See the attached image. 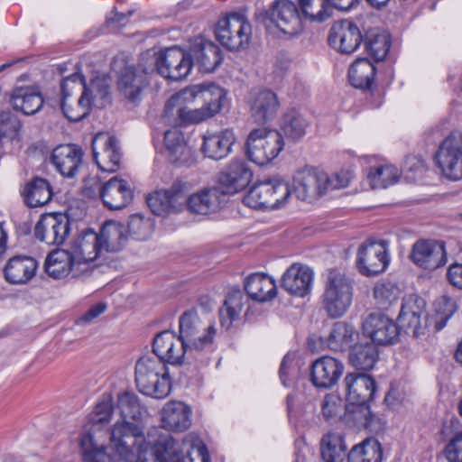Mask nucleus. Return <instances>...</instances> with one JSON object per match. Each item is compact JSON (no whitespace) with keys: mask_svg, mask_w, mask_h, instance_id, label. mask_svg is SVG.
Returning <instances> with one entry per match:
<instances>
[{"mask_svg":"<svg viewBox=\"0 0 462 462\" xmlns=\"http://www.w3.org/2000/svg\"><path fill=\"white\" fill-rule=\"evenodd\" d=\"M189 88L194 99L203 101L201 107L208 118L219 113L227 104L226 89L215 83L194 85Z\"/></svg>","mask_w":462,"mask_h":462,"instance_id":"nucleus-29","label":"nucleus"},{"mask_svg":"<svg viewBox=\"0 0 462 462\" xmlns=\"http://www.w3.org/2000/svg\"><path fill=\"white\" fill-rule=\"evenodd\" d=\"M88 88L85 77L80 73H73L64 78L60 82V100H69L76 93H82Z\"/></svg>","mask_w":462,"mask_h":462,"instance_id":"nucleus-58","label":"nucleus"},{"mask_svg":"<svg viewBox=\"0 0 462 462\" xmlns=\"http://www.w3.org/2000/svg\"><path fill=\"white\" fill-rule=\"evenodd\" d=\"M378 358L377 346L366 337L355 343L348 353L349 365L363 373L372 370Z\"/></svg>","mask_w":462,"mask_h":462,"instance_id":"nucleus-32","label":"nucleus"},{"mask_svg":"<svg viewBox=\"0 0 462 462\" xmlns=\"http://www.w3.org/2000/svg\"><path fill=\"white\" fill-rule=\"evenodd\" d=\"M355 328L345 322L337 321L333 324L328 337L319 338L320 346L334 352H343L350 349L352 343L358 337Z\"/></svg>","mask_w":462,"mask_h":462,"instance_id":"nucleus-31","label":"nucleus"},{"mask_svg":"<svg viewBox=\"0 0 462 462\" xmlns=\"http://www.w3.org/2000/svg\"><path fill=\"white\" fill-rule=\"evenodd\" d=\"M60 108L64 116L70 122H79L86 118L91 111L90 90L85 88L80 97L74 100H60Z\"/></svg>","mask_w":462,"mask_h":462,"instance_id":"nucleus-49","label":"nucleus"},{"mask_svg":"<svg viewBox=\"0 0 462 462\" xmlns=\"http://www.w3.org/2000/svg\"><path fill=\"white\" fill-rule=\"evenodd\" d=\"M216 328L213 324L205 326L196 308L184 311L179 318V336L190 352H199L212 346Z\"/></svg>","mask_w":462,"mask_h":462,"instance_id":"nucleus-6","label":"nucleus"},{"mask_svg":"<svg viewBox=\"0 0 462 462\" xmlns=\"http://www.w3.org/2000/svg\"><path fill=\"white\" fill-rule=\"evenodd\" d=\"M37 267L38 263L33 257L14 255L4 268L5 278L11 284H25L34 277Z\"/></svg>","mask_w":462,"mask_h":462,"instance_id":"nucleus-30","label":"nucleus"},{"mask_svg":"<svg viewBox=\"0 0 462 462\" xmlns=\"http://www.w3.org/2000/svg\"><path fill=\"white\" fill-rule=\"evenodd\" d=\"M284 147V138L276 129H253L246 141V155L250 161L263 166L275 159Z\"/></svg>","mask_w":462,"mask_h":462,"instance_id":"nucleus-4","label":"nucleus"},{"mask_svg":"<svg viewBox=\"0 0 462 462\" xmlns=\"http://www.w3.org/2000/svg\"><path fill=\"white\" fill-rule=\"evenodd\" d=\"M21 128L22 123L16 116L11 112L0 114V157L5 152L6 143L20 140Z\"/></svg>","mask_w":462,"mask_h":462,"instance_id":"nucleus-51","label":"nucleus"},{"mask_svg":"<svg viewBox=\"0 0 462 462\" xmlns=\"http://www.w3.org/2000/svg\"><path fill=\"white\" fill-rule=\"evenodd\" d=\"M187 53L191 68L197 65L199 70L205 73L215 71L224 59L220 47L203 36H197L189 41Z\"/></svg>","mask_w":462,"mask_h":462,"instance_id":"nucleus-15","label":"nucleus"},{"mask_svg":"<svg viewBox=\"0 0 462 462\" xmlns=\"http://www.w3.org/2000/svg\"><path fill=\"white\" fill-rule=\"evenodd\" d=\"M425 306V300L417 295L405 298L397 318L400 330L403 329L406 334L411 333L414 337L425 335L430 320Z\"/></svg>","mask_w":462,"mask_h":462,"instance_id":"nucleus-12","label":"nucleus"},{"mask_svg":"<svg viewBox=\"0 0 462 462\" xmlns=\"http://www.w3.org/2000/svg\"><path fill=\"white\" fill-rule=\"evenodd\" d=\"M164 143L171 163L176 166H189L192 163L191 150L179 135L168 131L164 134Z\"/></svg>","mask_w":462,"mask_h":462,"instance_id":"nucleus-48","label":"nucleus"},{"mask_svg":"<svg viewBox=\"0 0 462 462\" xmlns=\"http://www.w3.org/2000/svg\"><path fill=\"white\" fill-rule=\"evenodd\" d=\"M221 192L217 187L190 195L186 200L190 212L207 215L214 211L219 205Z\"/></svg>","mask_w":462,"mask_h":462,"instance_id":"nucleus-47","label":"nucleus"},{"mask_svg":"<svg viewBox=\"0 0 462 462\" xmlns=\"http://www.w3.org/2000/svg\"><path fill=\"white\" fill-rule=\"evenodd\" d=\"M53 240L55 245H62L70 233V218L67 213H52Z\"/></svg>","mask_w":462,"mask_h":462,"instance_id":"nucleus-60","label":"nucleus"},{"mask_svg":"<svg viewBox=\"0 0 462 462\" xmlns=\"http://www.w3.org/2000/svg\"><path fill=\"white\" fill-rule=\"evenodd\" d=\"M235 141L234 133L228 129L216 134H208L204 136L201 151L210 159L221 160L229 154Z\"/></svg>","mask_w":462,"mask_h":462,"instance_id":"nucleus-35","label":"nucleus"},{"mask_svg":"<svg viewBox=\"0 0 462 462\" xmlns=\"http://www.w3.org/2000/svg\"><path fill=\"white\" fill-rule=\"evenodd\" d=\"M375 73V66L367 58H358L348 69V79L354 88L372 91Z\"/></svg>","mask_w":462,"mask_h":462,"instance_id":"nucleus-40","label":"nucleus"},{"mask_svg":"<svg viewBox=\"0 0 462 462\" xmlns=\"http://www.w3.org/2000/svg\"><path fill=\"white\" fill-rule=\"evenodd\" d=\"M302 15L311 22L322 23L331 15L328 0H299Z\"/></svg>","mask_w":462,"mask_h":462,"instance_id":"nucleus-54","label":"nucleus"},{"mask_svg":"<svg viewBox=\"0 0 462 462\" xmlns=\"http://www.w3.org/2000/svg\"><path fill=\"white\" fill-rule=\"evenodd\" d=\"M313 278L311 268L293 263L283 273L281 287L292 296L303 298L310 293Z\"/></svg>","mask_w":462,"mask_h":462,"instance_id":"nucleus-26","label":"nucleus"},{"mask_svg":"<svg viewBox=\"0 0 462 462\" xmlns=\"http://www.w3.org/2000/svg\"><path fill=\"white\" fill-rule=\"evenodd\" d=\"M249 297L240 289H232L226 295L224 306L219 310L220 323L222 327L229 328L233 322L239 319L245 304L248 303Z\"/></svg>","mask_w":462,"mask_h":462,"instance_id":"nucleus-42","label":"nucleus"},{"mask_svg":"<svg viewBox=\"0 0 462 462\" xmlns=\"http://www.w3.org/2000/svg\"><path fill=\"white\" fill-rule=\"evenodd\" d=\"M149 85V79L143 73H139L134 66H125L118 72V95L122 100L133 106L141 103L143 92Z\"/></svg>","mask_w":462,"mask_h":462,"instance_id":"nucleus-16","label":"nucleus"},{"mask_svg":"<svg viewBox=\"0 0 462 462\" xmlns=\"http://www.w3.org/2000/svg\"><path fill=\"white\" fill-rule=\"evenodd\" d=\"M408 257L419 268L437 270L447 263L446 243L437 239H418L411 245Z\"/></svg>","mask_w":462,"mask_h":462,"instance_id":"nucleus-11","label":"nucleus"},{"mask_svg":"<svg viewBox=\"0 0 462 462\" xmlns=\"http://www.w3.org/2000/svg\"><path fill=\"white\" fill-rule=\"evenodd\" d=\"M273 179L255 183L244 197L243 202L252 208H274L273 198Z\"/></svg>","mask_w":462,"mask_h":462,"instance_id":"nucleus-45","label":"nucleus"},{"mask_svg":"<svg viewBox=\"0 0 462 462\" xmlns=\"http://www.w3.org/2000/svg\"><path fill=\"white\" fill-rule=\"evenodd\" d=\"M342 387L346 400L350 404L372 402L376 393L374 378L365 373L352 372L346 374Z\"/></svg>","mask_w":462,"mask_h":462,"instance_id":"nucleus-22","label":"nucleus"},{"mask_svg":"<svg viewBox=\"0 0 462 462\" xmlns=\"http://www.w3.org/2000/svg\"><path fill=\"white\" fill-rule=\"evenodd\" d=\"M160 75L171 80H180L191 70V61L187 51L174 46L162 50Z\"/></svg>","mask_w":462,"mask_h":462,"instance_id":"nucleus-25","label":"nucleus"},{"mask_svg":"<svg viewBox=\"0 0 462 462\" xmlns=\"http://www.w3.org/2000/svg\"><path fill=\"white\" fill-rule=\"evenodd\" d=\"M84 152L74 143L58 145L51 153V162L64 177L73 178L82 163Z\"/></svg>","mask_w":462,"mask_h":462,"instance_id":"nucleus-28","label":"nucleus"},{"mask_svg":"<svg viewBox=\"0 0 462 462\" xmlns=\"http://www.w3.org/2000/svg\"><path fill=\"white\" fill-rule=\"evenodd\" d=\"M161 57L162 50L158 51L148 50L141 55L138 66L135 68L138 69L139 73H143L147 78L153 72L160 74Z\"/></svg>","mask_w":462,"mask_h":462,"instance_id":"nucleus-59","label":"nucleus"},{"mask_svg":"<svg viewBox=\"0 0 462 462\" xmlns=\"http://www.w3.org/2000/svg\"><path fill=\"white\" fill-rule=\"evenodd\" d=\"M97 189L104 206L110 210L122 209L134 199V191L129 183L116 176L103 184H97Z\"/></svg>","mask_w":462,"mask_h":462,"instance_id":"nucleus-23","label":"nucleus"},{"mask_svg":"<svg viewBox=\"0 0 462 462\" xmlns=\"http://www.w3.org/2000/svg\"><path fill=\"white\" fill-rule=\"evenodd\" d=\"M97 234L102 250L106 252L120 251L127 241L125 226L114 220L106 221Z\"/></svg>","mask_w":462,"mask_h":462,"instance_id":"nucleus-41","label":"nucleus"},{"mask_svg":"<svg viewBox=\"0 0 462 462\" xmlns=\"http://www.w3.org/2000/svg\"><path fill=\"white\" fill-rule=\"evenodd\" d=\"M362 328L364 336L376 346L394 345L400 340L399 325L381 312L369 314Z\"/></svg>","mask_w":462,"mask_h":462,"instance_id":"nucleus-14","label":"nucleus"},{"mask_svg":"<svg viewBox=\"0 0 462 462\" xmlns=\"http://www.w3.org/2000/svg\"><path fill=\"white\" fill-rule=\"evenodd\" d=\"M280 102L274 92L270 89L259 91L251 103V114L259 124H266L276 117Z\"/></svg>","mask_w":462,"mask_h":462,"instance_id":"nucleus-34","label":"nucleus"},{"mask_svg":"<svg viewBox=\"0 0 462 462\" xmlns=\"http://www.w3.org/2000/svg\"><path fill=\"white\" fill-rule=\"evenodd\" d=\"M371 402L345 405V414L347 420H352L358 428L372 430L376 416L370 409Z\"/></svg>","mask_w":462,"mask_h":462,"instance_id":"nucleus-52","label":"nucleus"},{"mask_svg":"<svg viewBox=\"0 0 462 462\" xmlns=\"http://www.w3.org/2000/svg\"><path fill=\"white\" fill-rule=\"evenodd\" d=\"M368 179L372 189H385L397 182L399 179L398 169L392 165H383L371 169Z\"/></svg>","mask_w":462,"mask_h":462,"instance_id":"nucleus-55","label":"nucleus"},{"mask_svg":"<svg viewBox=\"0 0 462 462\" xmlns=\"http://www.w3.org/2000/svg\"><path fill=\"white\" fill-rule=\"evenodd\" d=\"M77 265L79 264L68 250L55 249L48 254L44 263V270L49 276L61 279L70 272L76 273Z\"/></svg>","mask_w":462,"mask_h":462,"instance_id":"nucleus-39","label":"nucleus"},{"mask_svg":"<svg viewBox=\"0 0 462 462\" xmlns=\"http://www.w3.org/2000/svg\"><path fill=\"white\" fill-rule=\"evenodd\" d=\"M457 310V306L454 299L446 295L441 296L436 301L435 330H441Z\"/></svg>","mask_w":462,"mask_h":462,"instance_id":"nucleus-56","label":"nucleus"},{"mask_svg":"<svg viewBox=\"0 0 462 462\" xmlns=\"http://www.w3.org/2000/svg\"><path fill=\"white\" fill-rule=\"evenodd\" d=\"M364 45L369 57L378 62L386 57L390 50L391 37L379 28L370 29L365 32Z\"/></svg>","mask_w":462,"mask_h":462,"instance_id":"nucleus-43","label":"nucleus"},{"mask_svg":"<svg viewBox=\"0 0 462 462\" xmlns=\"http://www.w3.org/2000/svg\"><path fill=\"white\" fill-rule=\"evenodd\" d=\"M215 35L227 50L242 51L249 46L252 26L243 14L231 13L217 22Z\"/></svg>","mask_w":462,"mask_h":462,"instance_id":"nucleus-7","label":"nucleus"},{"mask_svg":"<svg viewBox=\"0 0 462 462\" xmlns=\"http://www.w3.org/2000/svg\"><path fill=\"white\" fill-rule=\"evenodd\" d=\"M10 102L14 109L30 116L43 106V97L37 87H19L13 90Z\"/></svg>","mask_w":462,"mask_h":462,"instance_id":"nucleus-36","label":"nucleus"},{"mask_svg":"<svg viewBox=\"0 0 462 462\" xmlns=\"http://www.w3.org/2000/svg\"><path fill=\"white\" fill-rule=\"evenodd\" d=\"M117 409L123 420H133L134 422L142 418L143 408L139 402L138 397L131 392H125L118 395Z\"/></svg>","mask_w":462,"mask_h":462,"instance_id":"nucleus-53","label":"nucleus"},{"mask_svg":"<svg viewBox=\"0 0 462 462\" xmlns=\"http://www.w3.org/2000/svg\"><path fill=\"white\" fill-rule=\"evenodd\" d=\"M348 462H382L383 448L375 439H365L355 445L347 454Z\"/></svg>","mask_w":462,"mask_h":462,"instance_id":"nucleus-50","label":"nucleus"},{"mask_svg":"<svg viewBox=\"0 0 462 462\" xmlns=\"http://www.w3.org/2000/svg\"><path fill=\"white\" fill-rule=\"evenodd\" d=\"M436 162L448 179H462V134L452 133L439 145Z\"/></svg>","mask_w":462,"mask_h":462,"instance_id":"nucleus-13","label":"nucleus"},{"mask_svg":"<svg viewBox=\"0 0 462 462\" xmlns=\"http://www.w3.org/2000/svg\"><path fill=\"white\" fill-rule=\"evenodd\" d=\"M345 405L338 396L327 393L321 402V412L324 419L329 421L340 418L342 411H345Z\"/></svg>","mask_w":462,"mask_h":462,"instance_id":"nucleus-61","label":"nucleus"},{"mask_svg":"<svg viewBox=\"0 0 462 462\" xmlns=\"http://www.w3.org/2000/svg\"><path fill=\"white\" fill-rule=\"evenodd\" d=\"M448 462H462V430L457 431L443 450Z\"/></svg>","mask_w":462,"mask_h":462,"instance_id":"nucleus-63","label":"nucleus"},{"mask_svg":"<svg viewBox=\"0 0 462 462\" xmlns=\"http://www.w3.org/2000/svg\"><path fill=\"white\" fill-rule=\"evenodd\" d=\"M272 192L274 208H278L285 203L291 191L287 182L279 178H273Z\"/></svg>","mask_w":462,"mask_h":462,"instance_id":"nucleus-64","label":"nucleus"},{"mask_svg":"<svg viewBox=\"0 0 462 462\" xmlns=\"http://www.w3.org/2000/svg\"><path fill=\"white\" fill-rule=\"evenodd\" d=\"M101 245L98 234L87 228L71 242L69 249L67 250L80 265L96 260L103 251Z\"/></svg>","mask_w":462,"mask_h":462,"instance_id":"nucleus-27","label":"nucleus"},{"mask_svg":"<svg viewBox=\"0 0 462 462\" xmlns=\"http://www.w3.org/2000/svg\"><path fill=\"white\" fill-rule=\"evenodd\" d=\"M193 98L190 88H186L172 95L165 103L162 118L166 124L173 127L198 124L208 118L205 111L200 108H188L184 101Z\"/></svg>","mask_w":462,"mask_h":462,"instance_id":"nucleus-8","label":"nucleus"},{"mask_svg":"<svg viewBox=\"0 0 462 462\" xmlns=\"http://www.w3.org/2000/svg\"><path fill=\"white\" fill-rule=\"evenodd\" d=\"M266 30L278 29L290 36L300 34L303 30L298 6L290 0H275L269 8L256 16Z\"/></svg>","mask_w":462,"mask_h":462,"instance_id":"nucleus-3","label":"nucleus"},{"mask_svg":"<svg viewBox=\"0 0 462 462\" xmlns=\"http://www.w3.org/2000/svg\"><path fill=\"white\" fill-rule=\"evenodd\" d=\"M354 279L343 269H328L321 296L322 308L331 319L343 317L353 301Z\"/></svg>","mask_w":462,"mask_h":462,"instance_id":"nucleus-1","label":"nucleus"},{"mask_svg":"<svg viewBox=\"0 0 462 462\" xmlns=\"http://www.w3.org/2000/svg\"><path fill=\"white\" fill-rule=\"evenodd\" d=\"M190 410L181 402L165 404L162 411V427L169 430L184 431L191 424Z\"/></svg>","mask_w":462,"mask_h":462,"instance_id":"nucleus-37","label":"nucleus"},{"mask_svg":"<svg viewBox=\"0 0 462 462\" xmlns=\"http://www.w3.org/2000/svg\"><path fill=\"white\" fill-rule=\"evenodd\" d=\"M153 222L151 218H145L142 214L130 216L127 229L131 236L137 240L147 239L152 232Z\"/></svg>","mask_w":462,"mask_h":462,"instance_id":"nucleus-57","label":"nucleus"},{"mask_svg":"<svg viewBox=\"0 0 462 462\" xmlns=\"http://www.w3.org/2000/svg\"><path fill=\"white\" fill-rule=\"evenodd\" d=\"M157 454L153 462H209L205 444L195 445L188 439L180 443L169 432L161 435Z\"/></svg>","mask_w":462,"mask_h":462,"instance_id":"nucleus-5","label":"nucleus"},{"mask_svg":"<svg viewBox=\"0 0 462 462\" xmlns=\"http://www.w3.org/2000/svg\"><path fill=\"white\" fill-rule=\"evenodd\" d=\"M385 240L366 239L358 248L356 267L365 276H375L384 272L389 264Z\"/></svg>","mask_w":462,"mask_h":462,"instance_id":"nucleus-9","label":"nucleus"},{"mask_svg":"<svg viewBox=\"0 0 462 462\" xmlns=\"http://www.w3.org/2000/svg\"><path fill=\"white\" fill-rule=\"evenodd\" d=\"M308 127L309 122L295 109L286 111L281 118L280 128L283 135L293 143L305 136Z\"/></svg>","mask_w":462,"mask_h":462,"instance_id":"nucleus-44","label":"nucleus"},{"mask_svg":"<svg viewBox=\"0 0 462 462\" xmlns=\"http://www.w3.org/2000/svg\"><path fill=\"white\" fill-rule=\"evenodd\" d=\"M186 197V184L175 180L169 189H156L146 196V203L155 216H165L174 212L180 200Z\"/></svg>","mask_w":462,"mask_h":462,"instance_id":"nucleus-20","label":"nucleus"},{"mask_svg":"<svg viewBox=\"0 0 462 462\" xmlns=\"http://www.w3.org/2000/svg\"><path fill=\"white\" fill-rule=\"evenodd\" d=\"M364 40L360 28L348 19L334 22L328 37L329 45L343 54L356 51Z\"/></svg>","mask_w":462,"mask_h":462,"instance_id":"nucleus-18","label":"nucleus"},{"mask_svg":"<svg viewBox=\"0 0 462 462\" xmlns=\"http://www.w3.org/2000/svg\"><path fill=\"white\" fill-rule=\"evenodd\" d=\"M93 158L103 171L116 172L120 165L118 140L106 133L97 134L92 140Z\"/></svg>","mask_w":462,"mask_h":462,"instance_id":"nucleus-19","label":"nucleus"},{"mask_svg":"<svg viewBox=\"0 0 462 462\" xmlns=\"http://www.w3.org/2000/svg\"><path fill=\"white\" fill-rule=\"evenodd\" d=\"M134 381L140 393L152 398L169 395L171 382L167 366L155 357L144 356L135 364Z\"/></svg>","mask_w":462,"mask_h":462,"instance_id":"nucleus-2","label":"nucleus"},{"mask_svg":"<svg viewBox=\"0 0 462 462\" xmlns=\"http://www.w3.org/2000/svg\"><path fill=\"white\" fill-rule=\"evenodd\" d=\"M23 203L28 208H38L48 204L53 196L50 182L35 176L24 184L20 191Z\"/></svg>","mask_w":462,"mask_h":462,"instance_id":"nucleus-33","label":"nucleus"},{"mask_svg":"<svg viewBox=\"0 0 462 462\" xmlns=\"http://www.w3.org/2000/svg\"><path fill=\"white\" fill-rule=\"evenodd\" d=\"M245 291L249 298L259 302L271 300L277 294L274 281L264 273L249 275L245 281Z\"/></svg>","mask_w":462,"mask_h":462,"instance_id":"nucleus-38","label":"nucleus"},{"mask_svg":"<svg viewBox=\"0 0 462 462\" xmlns=\"http://www.w3.org/2000/svg\"><path fill=\"white\" fill-rule=\"evenodd\" d=\"M253 171L244 160H233L219 174L217 188L221 195H233L245 189Z\"/></svg>","mask_w":462,"mask_h":462,"instance_id":"nucleus-21","label":"nucleus"},{"mask_svg":"<svg viewBox=\"0 0 462 462\" xmlns=\"http://www.w3.org/2000/svg\"><path fill=\"white\" fill-rule=\"evenodd\" d=\"M328 173L314 167H304L293 177V190L300 200L319 199L327 192Z\"/></svg>","mask_w":462,"mask_h":462,"instance_id":"nucleus-17","label":"nucleus"},{"mask_svg":"<svg viewBox=\"0 0 462 462\" xmlns=\"http://www.w3.org/2000/svg\"><path fill=\"white\" fill-rule=\"evenodd\" d=\"M152 352L164 365L170 364L175 366L182 365L188 361L193 352L189 346L171 330H163L157 333L152 342Z\"/></svg>","mask_w":462,"mask_h":462,"instance_id":"nucleus-10","label":"nucleus"},{"mask_svg":"<svg viewBox=\"0 0 462 462\" xmlns=\"http://www.w3.org/2000/svg\"><path fill=\"white\" fill-rule=\"evenodd\" d=\"M344 372V364L331 356H322L310 365V381L317 388L330 389Z\"/></svg>","mask_w":462,"mask_h":462,"instance_id":"nucleus-24","label":"nucleus"},{"mask_svg":"<svg viewBox=\"0 0 462 462\" xmlns=\"http://www.w3.org/2000/svg\"><path fill=\"white\" fill-rule=\"evenodd\" d=\"M52 216L51 214L42 215L34 227L35 237L49 245H55L53 240Z\"/></svg>","mask_w":462,"mask_h":462,"instance_id":"nucleus-62","label":"nucleus"},{"mask_svg":"<svg viewBox=\"0 0 462 462\" xmlns=\"http://www.w3.org/2000/svg\"><path fill=\"white\" fill-rule=\"evenodd\" d=\"M346 453L344 436L338 432H328L320 440V456L324 462H342Z\"/></svg>","mask_w":462,"mask_h":462,"instance_id":"nucleus-46","label":"nucleus"}]
</instances>
